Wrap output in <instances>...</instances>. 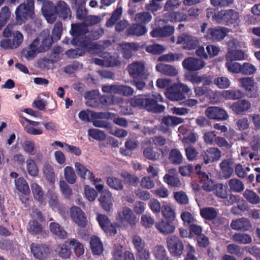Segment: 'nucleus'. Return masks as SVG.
Instances as JSON below:
<instances>
[{
  "instance_id": "nucleus-1",
  "label": "nucleus",
  "mask_w": 260,
  "mask_h": 260,
  "mask_svg": "<svg viewBox=\"0 0 260 260\" xmlns=\"http://www.w3.org/2000/svg\"><path fill=\"white\" fill-rule=\"evenodd\" d=\"M155 100L146 98L142 95H137L132 98L130 101L131 105L140 109H145L147 111L154 112H162L165 109L162 105H158L157 102H162L163 98L160 94L154 95Z\"/></svg>"
},
{
  "instance_id": "nucleus-2",
  "label": "nucleus",
  "mask_w": 260,
  "mask_h": 260,
  "mask_svg": "<svg viewBox=\"0 0 260 260\" xmlns=\"http://www.w3.org/2000/svg\"><path fill=\"white\" fill-rule=\"evenodd\" d=\"M191 91L188 86L181 82L173 84L165 92L166 97L172 101H180L185 99L184 93Z\"/></svg>"
},
{
  "instance_id": "nucleus-3",
  "label": "nucleus",
  "mask_w": 260,
  "mask_h": 260,
  "mask_svg": "<svg viewBox=\"0 0 260 260\" xmlns=\"http://www.w3.org/2000/svg\"><path fill=\"white\" fill-rule=\"evenodd\" d=\"M17 23L21 25L28 18H33L34 16V0H26V3L19 5L15 11Z\"/></svg>"
},
{
  "instance_id": "nucleus-4",
  "label": "nucleus",
  "mask_w": 260,
  "mask_h": 260,
  "mask_svg": "<svg viewBox=\"0 0 260 260\" xmlns=\"http://www.w3.org/2000/svg\"><path fill=\"white\" fill-rule=\"evenodd\" d=\"M117 220L120 226H126L128 224L133 226L138 222V219L133 211L129 208L124 207L118 213Z\"/></svg>"
},
{
  "instance_id": "nucleus-5",
  "label": "nucleus",
  "mask_w": 260,
  "mask_h": 260,
  "mask_svg": "<svg viewBox=\"0 0 260 260\" xmlns=\"http://www.w3.org/2000/svg\"><path fill=\"white\" fill-rule=\"evenodd\" d=\"M238 81L240 86L246 91L248 97L255 98L258 96V89L253 78L242 77L239 79Z\"/></svg>"
},
{
  "instance_id": "nucleus-6",
  "label": "nucleus",
  "mask_w": 260,
  "mask_h": 260,
  "mask_svg": "<svg viewBox=\"0 0 260 260\" xmlns=\"http://www.w3.org/2000/svg\"><path fill=\"white\" fill-rule=\"evenodd\" d=\"M217 23L233 24L239 19V13L232 9L223 10L217 12L216 16Z\"/></svg>"
},
{
  "instance_id": "nucleus-7",
  "label": "nucleus",
  "mask_w": 260,
  "mask_h": 260,
  "mask_svg": "<svg viewBox=\"0 0 260 260\" xmlns=\"http://www.w3.org/2000/svg\"><path fill=\"white\" fill-rule=\"evenodd\" d=\"M132 240L140 260H148L150 258V252L145 248V241L138 235L132 236Z\"/></svg>"
},
{
  "instance_id": "nucleus-8",
  "label": "nucleus",
  "mask_w": 260,
  "mask_h": 260,
  "mask_svg": "<svg viewBox=\"0 0 260 260\" xmlns=\"http://www.w3.org/2000/svg\"><path fill=\"white\" fill-rule=\"evenodd\" d=\"M167 247L170 252L174 256H181L184 250L182 241L176 236H171L167 238Z\"/></svg>"
},
{
  "instance_id": "nucleus-9",
  "label": "nucleus",
  "mask_w": 260,
  "mask_h": 260,
  "mask_svg": "<svg viewBox=\"0 0 260 260\" xmlns=\"http://www.w3.org/2000/svg\"><path fill=\"white\" fill-rule=\"evenodd\" d=\"M176 43L181 45L187 50H193L197 47L199 41L197 38L186 33H183L177 38Z\"/></svg>"
},
{
  "instance_id": "nucleus-10",
  "label": "nucleus",
  "mask_w": 260,
  "mask_h": 260,
  "mask_svg": "<svg viewBox=\"0 0 260 260\" xmlns=\"http://www.w3.org/2000/svg\"><path fill=\"white\" fill-rule=\"evenodd\" d=\"M205 114L210 119L225 120L229 117L228 112L224 109L217 106L208 107Z\"/></svg>"
},
{
  "instance_id": "nucleus-11",
  "label": "nucleus",
  "mask_w": 260,
  "mask_h": 260,
  "mask_svg": "<svg viewBox=\"0 0 260 260\" xmlns=\"http://www.w3.org/2000/svg\"><path fill=\"white\" fill-rule=\"evenodd\" d=\"M229 32V29L225 27H217L208 29L205 37L207 40L217 42L222 40Z\"/></svg>"
},
{
  "instance_id": "nucleus-12",
  "label": "nucleus",
  "mask_w": 260,
  "mask_h": 260,
  "mask_svg": "<svg viewBox=\"0 0 260 260\" xmlns=\"http://www.w3.org/2000/svg\"><path fill=\"white\" fill-rule=\"evenodd\" d=\"M229 108L235 114L242 115L250 111L251 103L247 100H240L231 104Z\"/></svg>"
},
{
  "instance_id": "nucleus-13",
  "label": "nucleus",
  "mask_w": 260,
  "mask_h": 260,
  "mask_svg": "<svg viewBox=\"0 0 260 260\" xmlns=\"http://www.w3.org/2000/svg\"><path fill=\"white\" fill-rule=\"evenodd\" d=\"M205 62L202 59L193 57L185 58L182 61V66L189 71H196L203 69Z\"/></svg>"
},
{
  "instance_id": "nucleus-14",
  "label": "nucleus",
  "mask_w": 260,
  "mask_h": 260,
  "mask_svg": "<svg viewBox=\"0 0 260 260\" xmlns=\"http://www.w3.org/2000/svg\"><path fill=\"white\" fill-rule=\"evenodd\" d=\"M56 6L50 1L46 2L42 5V11L48 22L52 23L56 19Z\"/></svg>"
},
{
  "instance_id": "nucleus-15",
  "label": "nucleus",
  "mask_w": 260,
  "mask_h": 260,
  "mask_svg": "<svg viewBox=\"0 0 260 260\" xmlns=\"http://www.w3.org/2000/svg\"><path fill=\"white\" fill-rule=\"evenodd\" d=\"M70 215L72 220L78 226L85 227L87 223L86 217L83 211L77 206H73L70 209Z\"/></svg>"
},
{
  "instance_id": "nucleus-16",
  "label": "nucleus",
  "mask_w": 260,
  "mask_h": 260,
  "mask_svg": "<svg viewBox=\"0 0 260 260\" xmlns=\"http://www.w3.org/2000/svg\"><path fill=\"white\" fill-rule=\"evenodd\" d=\"M30 251L34 256L39 260L46 258L49 254V248L39 243H32L30 245Z\"/></svg>"
},
{
  "instance_id": "nucleus-17",
  "label": "nucleus",
  "mask_w": 260,
  "mask_h": 260,
  "mask_svg": "<svg viewBox=\"0 0 260 260\" xmlns=\"http://www.w3.org/2000/svg\"><path fill=\"white\" fill-rule=\"evenodd\" d=\"M202 155L204 162L208 164L218 160L221 157V152L217 148L211 147L204 151Z\"/></svg>"
},
{
  "instance_id": "nucleus-18",
  "label": "nucleus",
  "mask_w": 260,
  "mask_h": 260,
  "mask_svg": "<svg viewBox=\"0 0 260 260\" xmlns=\"http://www.w3.org/2000/svg\"><path fill=\"white\" fill-rule=\"evenodd\" d=\"M145 64L142 61H135L127 67V70L133 78L141 77L144 74Z\"/></svg>"
},
{
  "instance_id": "nucleus-19",
  "label": "nucleus",
  "mask_w": 260,
  "mask_h": 260,
  "mask_svg": "<svg viewBox=\"0 0 260 260\" xmlns=\"http://www.w3.org/2000/svg\"><path fill=\"white\" fill-rule=\"evenodd\" d=\"M113 198L108 189H105L101 192L99 199L102 208L106 212H109L113 208Z\"/></svg>"
},
{
  "instance_id": "nucleus-20",
  "label": "nucleus",
  "mask_w": 260,
  "mask_h": 260,
  "mask_svg": "<svg viewBox=\"0 0 260 260\" xmlns=\"http://www.w3.org/2000/svg\"><path fill=\"white\" fill-rule=\"evenodd\" d=\"M171 221L161 219L155 223V228L160 233L164 235L173 233L175 230V226Z\"/></svg>"
},
{
  "instance_id": "nucleus-21",
  "label": "nucleus",
  "mask_w": 260,
  "mask_h": 260,
  "mask_svg": "<svg viewBox=\"0 0 260 260\" xmlns=\"http://www.w3.org/2000/svg\"><path fill=\"white\" fill-rule=\"evenodd\" d=\"M121 52L123 56L126 59H129L133 56V51L140 49V46L137 43H123L121 44Z\"/></svg>"
},
{
  "instance_id": "nucleus-22",
  "label": "nucleus",
  "mask_w": 260,
  "mask_h": 260,
  "mask_svg": "<svg viewBox=\"0 0 260 260\" xmlns=\"http://www.w3.org/2000/svg\"><path fill=\"white\" fill-rule=\"evenodd\" d=\"M143 154L146 158L153 161H157L163 157L164 151L161 149L155 151L153 148L147 147L144 149Z\"/></svg>"
},
{
  "instance_id": "nucleus-23",
  "label": "nucleus",
  "mask_w": 260,
  "mask_h": 260,
  "mask_svg": "<svg viewBox=\"0 0 260 260\" xmlns=\"http://www.w3.org/2000/svg\"><path fill=\"white\" fill-rule=\"evenodd\" d=\"M231 226L235 230L247 231L251 228V224L249 219L243 217L233 220L231 223Z\"/></svg>"
},
{
  "instance_id": "nucleus-24",
  "label": "nucleus",
  "mask_w": 260,
  "mask_h": 260,
  "mask_svg": "<svg viewBox=\"0 0 260 260\" xmlns=\"http://www.w3.org/2000/svg\"><path fill=\"white\" fill-rule=\"evenodd\" d=\"M39 39H35L24 51V56L27 59H31L34 58L38 53L42 52L39 47Z\"/></svg>"
},
{
  "instance_id": "nucleus-25",
  "label": "nucleus",
  "mask_w": 260,
  "mask_h": 260,
  "mask_svg": "<svg viewBox=\"0 0 260 260\" xmlns=\"http://www.w3.org/2000/svg\"><path fill=\"white\" fill-rule=\"evenodd\" d=\"M42 173L47 182L51 184L55 181V173L53 167L48 163H45L42 167Z\"/></svg>"
},
{
  "instance_id": "nucleus-26",
  "label": "nucleus",
  "mask_w": 260,
  "mask_h": 260,
  "mask_svg": "<svg viewBox=\"0 0 260 260\" xmlns=\"http://www.w3.org/2000/svg\"><path fill=\"white\" fill-rule=\"evenodd\" d=\"M57 14L62 19L71 17V11L68 5L63 1H60L56 5Z\"/></svg>"
},
{
  "instance_id": "nucleus-27",
  "label": "nucleus",
  "mask_w": 260,
  "mask_h": 260,
  "mask_svg": "<svg viewBox=\"0 0 260 260\" xmlns=\"http://www.w3.org/2000/svg\"><path fill=\"white\" fill-rule=\"evenodd\" d=\"M156 70L166 75L175 76L178 74V71L176 68L170 64L162 63H158L156 66Z\"/></svg>"
},
{
  "instance_id": "nucleus-28",
  "label": "nucleus",
  "mask_w": 260,
  "mask_h": 260,
  "mask_svg": "<svg viewBox=\"0 0 260 260\" xmlns=\"http://www.w3.org/2000/svg\"><path fill=\"white\" fill-rule=\"evenodd\" d=\"M75 168L78 174L81 178L84 179H93V178L94 177L93 174L80 162H75Z\"/></svg>"
},
{
  "instance_id": "nucleus-29",
  "label": "nucleus",
  "mask_w": 260,
  "mask_h": 260,
  "mask_svg": "<svg viewBox=\"0 0 260 260\" xmlns=\"http://www.w3.org/2000/svg\"><path fill=\"white\" fill-rule=\"evenodd\" d=\"M90 245L91 251L94 254L100 255L103 252V244L98 237L92 236L90 238Z\"/></svg>"
},
{
  "instance_id": "nucleus-30",
  "label": "nucleus",
  "mask_w": 260,
  "mask_h": 260,
  "mask_svg": "<svg viewBox=\"0 0 260 260\" xmlns=\"http://www.w3.org/2000/svg\"><path fill=\"white\" fill-rule=\"evenodd\" d=\"M169 159L170 162L175 165H179L183 162V156L177 149H172L170 152Z\"/></svg>"
},
{
  "instance_id": "nucleus-31",
  "label": "nucleus",
  "mask_w": 260,
  "mask_h": 260,
  "mask_svg": "<svg viewBox=\"0 0 260 260\" xmlns=\"http://www.w3.org/2000/svg\"><path fill=\"white\" fill-rule=\"evenodd\" d=\"M229 190L231 192H240L244 189V185L242 181L237 178H233L228 182Z\"/></svg>"
},
{
  "instance_id": "nucleus-32",
  "label": "nucleus",
  "mask_w": 260,
  "mask_h": 260,
  "mask_svg": "<svg viewBox=\"0 0 260 260\" xmlns=\"http://www.w3.org/2000/svg\"><path fill=\"white\" fill-rule=\"evenodd\" d=\"M107 184L111 188L115 190H122L124 188L122 180L115 177H108L107 178Z\"/></svg>"
},
{
  "instance_id": "nucleus-33",
  "label": "nucleus",
  "mask_w": 260,
  "mask_h": 260,
  "mask_svg": "<svg viewBox=\"0 0 260 260\" xmlns=\"http://www.w3.org/2000/svg\"><path fill=\"white\" fill-rule=\"evenodd\" d=\"M50 230L53 234L60 239H65L68 236L67 232L57 223H50Z\"/></svg>"
},
{
  "instance_id": "nucleus-34",
  "label": "nucleus",
  "mask_w": 260,
  "mask_h": 260,
  "mask_svg": "<svg viewBox=\"0 0 260 260\" xmlns=\"http://www.w3.org/2000/svg\"><path fill=\"white\" fill-rule=\"evenodd\" d=\"M243 195L244 198L252 204L256 205L260 203L259 196L252 190L246 189Z\"/></svg>"
},
{
  "instance_id": "nucleus-35",
  "label": "nucleus",
  "mask_w": 260,
  "mask_h": 260,
  "mask_svg": "<svg viewBox=\"0 0 260 260\" xmlns=\"http://www.w3.org/2000/svg\"><path fill=\"white\" fill-rule=\"evenodd\" d=\"M231 160L229 159H223L220 164V167L225 178H230L233 173V170L230 167Z\"/></svg>"
},
{
  "instance_id": "nucleus-36",
  "label": "nucleus",
  "mask_w": 260,
  "mask_h": 260,
  "mask_svg": "<svg viewBox=\"0 0 260 260\" xmlns=\"http://www.w3.org/2000/svg\"><path fill=\"white\" fill-rule=\"evenodd\" d=\"M201 216L208 220H212L216 218L217 211L213 207H205L200 210Z\"/></svg>"
},
{
  "instance_id": "nucleus-37",
  "label": "nucleus",
  "mask_w": 260,
  "mask_h": 260,
  "mask_svg": "<svg viewBox=\"0 0 260 260\" xmlns=\"http://www.w3.org/2000/svg\"><path fill=\"white\" fill-rule=\"evenodd\" d=\"M31 187L35 199L41 203H43L44 197L42 187L35 182L31 184Z\"/></svg>"
},
{
  "instance_id": "nucleus-38",
  "label": "nucleus",
  "mask_w": 260,
  "mask_h": 260,
  "mask_svg": "<svg viewBox=\"0 0 260 260\" xmlns=\"http://www.w3.org/2000/svg\"><path fill=\"white\" fill-rule=\"evenodd\" d=\"M17 189L21 192L26 194L30 192L29 186L26 180L22 177L18 178L15 180Z\"/></svg>"
},
{
  "instance_id": "nucleus-39",
  "label": "nucleus",
  "mask_w": 260,
  "mask_h": 260,
  "mask_svg": "<svg viewBox=\"0 0 260 260\" xmlns=\"http://www.w3.org/2000/svg\"><path fill=\"white\" fill-rule=\"evenodd\" d=\"M26 170L31 176L36 177L39 174V169L36 162L33 158L29 157L26 161Z\"/></svg>"
},
{
  "instance_id": "nucleus-40",
  "label": "nucleus",
  "mask_w": 260,
  "mask_h": 260,
  "mask_svg": "<svg viewBox=\"0 0 260 260\" xmlns=\"http://www.w3.org/2000/svg\"><path fill=\"white\" fill-rule=\"evenodd\" d=\"M244 53L241 50H234L228 51L226 56V60H241L244 59Z\"/></svg>"
},
{
  "instance_id": "nucleus-41",
  "label": "nucleus",
  "mask_w": 260,
  "mask_h": 260,
  "mask_svg": "<svg viewBox=\"0 0 260 260\" xmlns=\"http://www.w3.org/2000/svg\"><path fill=\"white\" fill-rule=\"evenodd\" d=\"M87 31L84 23L72 24L70 33L73 36H78L85 34Z\"/></svg>"
},
{
  "instance_id": "nucleus-42",
  "label": "nucleus",
  "mask_w": 260,
  "mask_h": 260,
  "mask_svg": "<svg viewBox=\"0 0 260 260\" xmlns=\"http://www.w3.org/2000/svg\"><path fill=\"white\" fill-rule=\"evenodd\" d=\"M128 34L131 35L140 36L145 34L147 31L145 26L139 24H133L128 29Z\"/></svg>"
},
{
  "instance_id": "nucleus-43",
  "label": "nucleus",
  "mask_w": 260,
  "mask_h": 260,
  "mask_svg": "<svg viewBox=\"0 0 260 260\" xmlns=\"http://www.w3.org/2000/svg\"><path fill=\"white\" fill-rule=\"evenodd\" d=\"M214 84L220 89H226L231 85V81L225 76L215 78L213 80Z\"/></svg>"
},
{
  "instance_id": "nucleus-44",
  "label": "nucleus",
  "mask_w": 260,
  "mask_h": 260,
  "mask_svg": "<svg viewBox=\"0 0 260 260\" xmlns=\"http://www.w3.org/2000/svg\"><path fill=\"white\" fill-rule=\"evenodd\" d=\"M63 173L64 178L68 183L73 184L76 182V175L72 167L70 166L65 167Z\"/></svg>"
},
{
  "instance_id": "nucleus-45",
  "label": "nucleus",
  "mask_w": 260,
  "mask_h": 260,
  "mask_svg": "<svg viewBox=\"0 0 260 260\" xmlns=\"http://www.w3.org/2000/svg\"><path fill=\"white\" fill-rule=\"evenodd\" d=\"M234 241L242 244H246L251 242L252 238L247 234L237 233L232 237Z\"/></svg>"
},
{
  "instance_id": "nucleus-46",
  "label": "nucleus",
  "mask_w": 260,
  "mask_h": 260,
  "mask_svg": "<svg viewBox=\"0 0 260 260\" xmlns=\"http://www.w3.org/2000/svg\"><path fill=\"white\" fill-rule=\"evenodd\" d=\"M164 1V0H151L145 5V8L152 13L155 12L161 9Z\"/></svg>"
},
{
  "instance_id": "nucleus-47",
  "label": "nucleus",
  "mask_w": 260,
  "mask_h": 260,
  "mask_svg": "<svg viewBox=\"0 0 260 260\" xmlns=\"http://www.w3.org/2000/svg\"><path fill=\"white\" fill-rule=\"evenodd\" d=\"M222 95L226 99L235 100L241 99L242 93L239 90H228L223 91Z\"/></svg>"
},
{
  "instance_id": "nucleus-48",
  "label": "nucleus",
  "mask_w": 260,
  "mask_h": 260,
  "mask_svg": "<svg viewBox=\"0 0 260 260\" xmlns=\"http://www.w3.org/2000/svg\"><path fill=\"white\" fill-rule=\"evenodd\" d=\"M202 180L204 181L202 187L205 191H212L214 190L216 184L211 179H209V176L205 173H203Z\"/></svg>"
},
{
  "instance_id": "nucleus-49",
  "label": "nucleus",
  "mask_w": 260,
  "mask_h": 260,
  "mask_svg": "<svg viewBox=\"0 0 260 260\" xmlns=\"http://www.w3.org/2000/svg\"><path fill=\"white\" fill-rule=\"evenodd\" d=\"M68 244L66 242L64 244L58 245L56 248V252L62 258H69L70 257L71 251L67 248Z\"/></svg>"
},
{
  "instance_id": "nucleus-50",
  "label": "nucleus",
  "mask_w": 260,
  "mask_h": 260,
  "mask_svg": "<svg viewBox=\"0 0 260 260\" xmlns=\"http://www.w3.org/2000/svg\"><path fill=\"white\" fill-rule=\"evenodd\" d=\"M152 17L151 14L148 12H142L136 14L135 20L138 23H147L150 22Z\"/></svg>"
},
{
  "instance_id": "nucleus-51",
  "label": "nucleus",
  "mask_w": 260,
  "mask_h": 260,
  "mask_svg": "<svg viewBox=\"0 0 260 260\" xmlns=\"http://www.w3.org/2000/svg\"><path fill=\"white\" fill-rule=\"evenodd\" d=\"M122 14V8L118 7L113 12L111 18L107 22L106 25L108 27L112 26L116 22L119 20Z\"/></svg>"
},
{
  "instance_id": "nucleus-52",
  "label": "nucleus",
  "mask_w": 260,
  "mask_h": 260,
  "mask_svg": "<svg viewBox=\"0 0 260 260\" xmlns=\"http://www.w3.org/2000/svg\"><path fill=\"white\" fill-rule=\"evenodd\" d=\"M225 67L228 71L231 73H241V64L239 62H234L231 60H226Z\"/></svg>"
},
{
  "instance_id": "nucleus-53",
  "label": "nucleus",
  "mask_w": 260,
  "mask_h": 260,
  "mask_svg": "<svg viewBox=\"0 0 260 260\" xmlns=\"http://www.w3.org/2000/svg\"><path fill=\"white\" fill-rule=\"evenodd\" d=\"M183 122V119L181 118L168 116L164 117L162 119V122L166 124L167 126H172Z\"/></svg>"
},
{
  "instance_id": "nucleus-54",
  "label": "nucleus",
  "mask_w": 260,
  "mask_h": 260,
  "mask_svg": "<svg viewBox=\"0 0 260 260\" xmlns=\"http://www.w3.org/2000/svg\"><path fill=\"white\" fill-rule=\"evenodd\" d=\"M43 34L45 35V37L42 39V44L39 47L41 51L44 52L50 48L52 44V39L50 38L49 32L48 31H44Z\"/></svg>"
},
{
  "instance_id": "nucleus-55",
  "label": "nucleus",
  "mask_w": 260,
  "mask_h": 260,
  "mask_svg": "<svg viewBox=\"0 0 260 260\" xmlns=\"http://www.w3.org/2000/svg\"><path fill=\"white\" fill-rule=\"evenodd\" d=\"M27 230L31 234H38L42 232V227L38 221L32 219L28 224Z\"/></svg>"
},
{
  "instance_id": "nucleus-56",
  "label": "nucleus",
  "mask_w": 260,
  "mask_h": 260,
  "mask_svg": "<svg viewBox=\"0 0 260 260\" xmlns=\"http://www.w3.org/2000/svg\"><path fill=\"white\" fill-rule=\"evenodd\" d=\"M162 216L169 220H174L176 215L174 210L169 206L163 205L161 208Z\"/></svg>"
},
{
  "instance_id": "nucleus-57",
  "label": "nucleus",
  "mask_w": 260,
  "mask_h": 260,
  "mask_svg": "<svg viewBox=\"0 0 260 260\" xmlns=\"http://www.w3.org/2000/svg\"><path fill=\"white\" fill-rule=\"evenodd\" d=\"M164 181L169 185L173 187H178L181 185L180 179L175 176L165 175L164 176Z\"/></svg>"
},
{
  "instance_id": "nucleus-58",
  "label": "nucleus",
  "mask_w": 260,
  "mask_h": 260,
  "mask_svg": "<svg viewBox=\"0 0 260 260\" xmlns=\"http://www.w3.org/2000/svg\"><path fill=\"white\" fill-rule=\"evenodd\" d=\"M59 187L63 196L66 199H70L72 194V190L65 181H59Z\"/></svg>"
},
{
  "instance_id": "nucleus-59",
  "label": "nucleus",
  "mask_w": 260,
  "mask_h": 260,
  "mask_svg": "<svg viewBox=\"0 0 260 260\" xmlns=\"http://www.w3.org/2000/svg\"><path fill=\"white\" fill-rule=\"evenodd\" d=\"M11 12L8 7L5 6L0 11V24L4 26L9 19Z\"/></svg>"
},
{
  "instance_id": "nucleus-60",
  "label": "nucleus",
  "mask_w": 260,
  "mask_h": 260,
  "mask_svg": "<svg viewBox=\"0 0 260 260\" xmlns=\"http://www.w3.org/2000/svg\"><path fill=\"white\" fill-rule=\"evenodd\" d=\"M102 99L108 105H119L123 103L122 98L112 95L103 96Z\"/></svg>"
},
{
  "instance_id": "nucleus-61",
  "label": "nucleus",
  "mask_w": 260,
  "mask_h": 260,
  "mask_svg": "<svg viewBox=\"0 0 260 260\" xmlns=\"http://www.w3.org/2000/svg\"><path fill=\"white\" fill-rule=\"evenodd\" d=\"M124 181L131 184H137L139 182V178L135 175L131 174L128 172H123L120 174Z\"/></svg>"
},
{
  "instance_id": "nucleus-62",
  "label": "nucleus",
  "mask_w": 260,
  "mask_h": 260,
  "mask_svg": "<svg viewBox=\"0 0 260 260\" xmlns=\"http://www.w3.org/2000/svg\"><path fill=\"white\" fill-rule=\"evenodd\" d=\"M88 135L98 140H104L106 138V135L104 132L98 129H89L88 131Z\"/></svg>"
},
{
  "instance_id": "nucleus-63",
  "label": "nucleus",
  "mask_w": 260,
  "mask_h": 260,
  "mask_svg": "<svg viewBox=\"0 0 260 260\" xmlns=\"http://www.w3.org/2000/svg\"><path fill=\"white\" fill-rule=\"evenodd\" d=\"M154 254L158 260H167V252L162 246H156L154 249Z\"/></svg>"
},
{
  "instance_id": "nucleus-64",
  "label": "nucleus",
  "mask_w": 260,
  "mask_h": 260,
  "mask_svg": "<svg viewBox=\"0 0 260 260\" xmlns=\"http://www.w3.org/2000/svg\"><path fill=\"white\" fill-rule=\"evenodd\" d=\"M214 190L215 194L217 197L223 199L227 198L228 192L222 184H216Z\"/></svg>"
}]
</instances>
